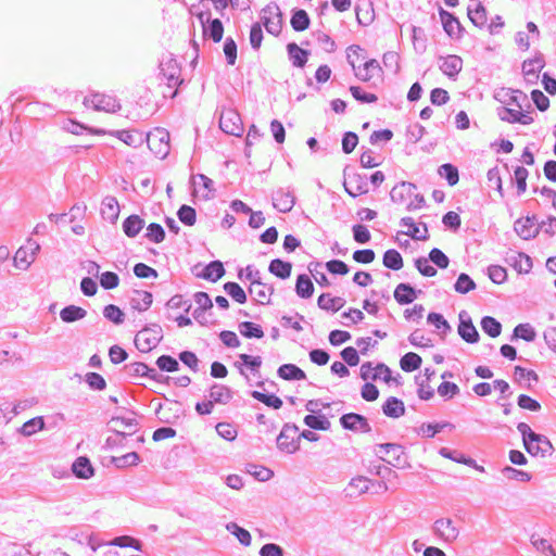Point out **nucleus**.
<instances>
[{
  "label": "nucleus",
  "instance_id": "f257e3e1",
  "mask_svg": "<svg viewBox=\"0 0 556 556\" xmlns=\"http://www.w3.org/2000/svg\"><path fill=\"white\" fill-rule=\"evenodd\" d=\"M517 430L521 434L523 446L530 455L546 457L554 452V446L549 439L544 434L534 432L528 424L519 422Z\"/></svg>",
  "mask_w": 556,
  "mask_h": 556
},
{
  "label": "nucleus",
  "instance_id": "f03ea898",
  "mask_svg": "<svg viewBox=\"0 0 556 556\" xmlns=\"http://www.w3.org/2000/svg\"><path fill=\"white\" fill-rule=\"evenodd\" d=\"M163 339V330L159 324H150L143 327L135 337L136 348L148 353L156 348Z\"/></svg>",
  "mask_w": 556,
  "mask_h": 556
},
{
  "label": "nucleus",
  "instance_id": "7ed1b4c3",
  "mask_svg": "<svg viewBox=\"0 0 556 556\" xmlns=\"http://www.w3.org/2000/svg\"><path fill=\"white\" fill-rule=\"evenodd\" d=\"M350 169L349 166H345L343 170L344 181L343 186L345 191L352 198H356L361 194H365L368 192V179L366 175L359 174V173H351L349 174L348 170Z\"/></svg>",
  "mask_w": 556,
  "mask_h": 556
},
{
  "label": "nucleus",
  "instance_id": "20e7f679",
  "mask_svg": "<svg viewBox=\"0 0 556 556\" xmlns=\"http://www.w3.org/2000/svg\"><path fill=\"white\" fill-rule=\"evenodd\" d=\"M147 143L150 150L160 159H165L170 151L169 132L163 128H156L147 137Z\"/></svg>",
  "mask_w": 556,
  "mask_h": 556
},
{
  "label": "nucleus",
  "instance_id": "39448f33",
  "mask_svg": "<svg viewBox=\"0 0 556 556\" xmlns=\"http://www.w3.org/2000/svg\"><path fill=\"white\" fill-rule=\"evenodd\" d=\"M298 431L299 427L295 424H285L276 440L277 447L288 454L295 453L300 448V442L294 437Z\"/></svg>",
  "mask_w": 556,
  "mask_h": 556
},
{
  "label": "nucleus",
  "instance_id": "423d86ee",
  "mask_svg": "<svg viewBox=\"0 0 556 556\" xmlns=\"http://www.w3.org/2000/svg\"><path fill=\"white\" fill-rule=\"evenodd\" d=\"M545 220L538 223L536 215L518 218L514 223V230L523 240L535 238L544 227Z\"/></svg>",
  "mask_w": 556,
  "mask_h": 556
},
{
  "label": "nucleus",
  "instance_id": "0eeeda50",
  "mask_svg": "<svg viewBox=\"0 0 556 556\" xmlns=\"http://www.w3.org/2000/svg\"><path fill=\"white\" fill-rule=\"evenodd\" d=\"M40 250V244L31 238H28L26 244L21 247L14 255V265L20 269H27L35 261L36 254Z\"/></svg>",
  "mask_w": 556,
  "mask_h": 556
},
{
  "label": "nucleus",
  "instance_id": "6e6552de",
  "mask_svg": "<svg viewBox=\"0 0 556 556\" xmlns=\"http://www.w3.org/2000/svg\"><path fill=\"white\" fill-rule=\"evenodd\" d=\"M494 98L505 104L515 105L521 111L523 109L531 111V104L528 101V96L521 90H511L502 88L497 91Z\"/></svg>",
  "mask_w": 556,
  "mask_h": 556
},
{
  "label": "nucleus",
  "instance_id": "1a4fd4ad",
  "mask_svg": "<svg viewBox=\"0 0 556 556\" xmlns=\"http://www.w3.org/2000/svg\"><path fill=\"white\" fill-rule=\"evenodd\" d=\"M458 334L467 343L475 344L480 340V334L475 327L472 319L467 311L463 309L458 314Z\"/></svg>",
  "mask_w": 556,
  "mask_h": 556
},
{
  "label": "nucleus",
  "instance_id": "9d476101",
  "mask_svg": "<svg viewBox=\"0 0 556 556\" xmlns=\"http://www.w3.org/2000/svg\"><path fill=\"white\" fill-rule=\"evenodd\" d=\"M161 74L166 78L168 87L179 86L184 83L180 79V67L172 54L164 56L160 62Z\"/></svg>",
  "mask_w": 556,
  "mask_h": 556
},
{
  "label": "nucleus",
  "instance_id": "9b49d317",
  "mask_svg": "<svg viewBox=\"0 0 556 556\" xmlns=\"http://www.w3.org/2000/svg\"><path fill=\"white\" fill-rule=\"evenodd\" d=\"M219 127L225 134L236 137H240L243 131L241 117L233 110H228L220 114Z\"/></svg>",
  "mask_w": 556,
  "mask_h": 556
},
{
  "label": "nucleus",
  "instance_id": "f8f14e48",
  "mask_svg": "<svg viewBox=\"0 0 556 556\" xmlns=\"http://www.w3.org/2000/svg\"><path fill=\"white\" fill-rule=\"evenodd\" d=\"M201 264H197L192 267L191 271L197 278H201L211 282H216L226 274L224 264L220 261H212L207 265L201 268V271H197Z\"/></svg>",
  "mask_w": 556,
  "mask_h": 556
},
{
  "label": "nucleus",
  "instance_id": "ddd939ff",
  "mask_svg": "<svg viewBox=\"0 0 556 556\" xmlns=\"http://www.w3.org/2000/svg\"><path fill=\"white\" fill-rule=\"evenodd\" d=\"M531 112L532 111L529 110L521 112L506 106H500L496 109L497 116L501 121L510 124L518 123L521 125H530L534 122V118L531 116Z\"/></svg>",
  "mask_w": 556,
  "mask_h": 556
},
{
  "label": "nucleus",
  "instance_id": "4468645a",
  "mask_svg": "<svg viewBox=\"0 0 556 556\" xmlns=\"http://www.w3.org/2000/svg\"><path fill=\"white\" fill-rule=\"evenodd\" d=\"M340 425L343 429L350 431H362L365 433H369L371 431V426L369 425L367 418L357 413H346L340 417Z\"/></svg>",
  "mask_w": 556,
  "mask_h": 556
},
{
  "label": "nucleus",
  "instance_id": "2eb2a0df",
  "mask_svg": "<svg viewBox=\"0 0 556 556\" xmlns=\"http://www.w3.org/2000/svg\"><path fill=\"white\" fill-rule=\"evenodd\" d=\"M439 15L442 22V26L446 35L451 38H462L465 28L460 24L459 20L451 12L440 8Z\"/></svg>",
  "mask_w": 556,
  "mask_h": 556
},
{
  "label": "nucleus",
  "instance_id": "dca6fc26",
  "mask_svg": "<svg viewBox=\"0 0 556 556\" xmlns=\"http://www.w3.org/2000/svg\"><path fill=\"white\" fill-rule=\"evenodd\" d=\"M545 61L542 55L528 59L522 63V73L527 84L534 85L538 83L539 73L544 67Z\"/></svg>",
  "mask_w": 556,
  "mask_h": 556
},
{
  "label": "nucleus",
  "instance_id": "f3484780",
  "mask_svg": "<svg viewBox=\"0 0 556 556\" xmlns=\"http://www.w3.org/2000/svg\"><path fill=\"white\" fill-rule=\"evenodd\" d=\"M350 65L354 72V76L363 83H367L371 79L374 71L382 73V67L376 59H370L359 66H356L355 61H350Z\"/></svg>",
  "mask_w": 556,
  "mask_h": 556
},
{
  "label": "nucleus",
  "instance_id": "a211bd4d",
  "mask_svg": "<svg viewBox=\"0 0 556 556\" xmlns=\"http://www.w3.org/2000/svg\"><path fill=\"white\" fill-rule=\"evenodd\" d=\"M391 452H396V457H394V462H388L389 465L393 467H404L406 464V459L404 456V447L399 443H380L375 446V454L379 457L380 453L391 454Z\"/></svg>",
  "mask_w": 556,
  "mask_h": 556
},
{
  "label": "nucleus",
  "instance_id": "6ab92c4d",
  "mask_svg": "<svg viewBox=\"0 0 556 556\" xmlns=\"http://www.w3.org/2000/svg\"><path fill=\"white\" fill-rule=\"evenodd\" d=\"M271 199L274 207L281 213H289L295 204L293 192L290 190L286 191L282 188L274 192Z\"/></svg>",
  "mask_w": 556,
  "mask_h": 556
},
{
  "label": "nucleus",
  "instance_id": "aec40b11",
  "mask_svg": "<svg viewBox=\"0 0 556 556\" xmlns=\"http://www.w3.org/2000/svg\"><path fill=\"white\" fill-rule=\"evenodd\" d=\"M433 530L437 535L446 542H453L458 536V529L448 518H441L434 521Z\"/></svg>",
  "mask_w": 556,
  "mask_h": 556
},
{
  "label": "nucleus",
  "instance_id": "412c9836",
  "mask_svg": "<svg viewBox=\"0 0 556 556\" xmlns=\"http://www.w3.org/2000/svg\"><path fill=\"white\" fill-rule=\"evenodd\" d=\"M506 263L519 274H528L533 266L532 258L523 252H515L505 257Z\"/></svg>",
  "mask_w": 556,
  "mask_h": 556
},
{
  "label": "nucleus",
  "instance_id": "4be33fe9",
  "mask_svg": "<svg viewBox=\"0 0 556 556\" xmlns=\"http://www.w3.org/2000/svg\"><path fill=\"white\" fill-rule=\"evenodd\" d=\"M417 186L409 181H400L390 191V199L393 203L402 204L406 201L407 197H412Z\"/></svg>",
  "mask_w": 556,
  "mask_h": 556
},
{
  "label": "nucleus",
  "instance_id": "5701e85b",
  "mask_svg": "<svg viewBox=\"0 0 556 556\" xmlns=\"http://www.w3.org/2000/svg\"><path fill=\"white\" fill-rule=\"evenodd\" d=\"M400 225L408 228L407 231H402L401 233L406 235L414 240L426 241L429 239V231L426 223H420V225L424 227L422 233H420L419 227L416 225L414 218L410 216H405L401 218Z\"/></svg>",
  "mask_w": 556,
  "mask_h": 556
},
{
  "label": "nucleus",
  "instance_id": "b1692460",
  "mask_svg": "<svg viewBox=\"0 0 556 556\" xmlns=\"http://www.w3.org/2000/svg\"><path fill=\"white\" fill-rule=\"evenodd\" d=\"M467 15L475 26L482 28L486 25V9L479 0H470L467 8Z\"/></svg>",
  "mask_w": 556,
  "mask_h": 556
},
{
  "label": "nucleus",
  "instance_id": "393cba45",
  "mask_svg": "<svg viewBox=\"0 0 556 556\" xmlns=\"http://www.w3.org/2000/svg\"><path fill=\"white\" fill-rule=\"evenodd\" d=\"M435 375V370L433 368H425L424 377L420 375L415 376V383L417 384V395L422 401H429L434 395V390L431 387L428 389H424V384L429 383L431 378Z\"/></svg>",
  "mask_w": 556,
  "mask_h": 556
},
{
  "label": "nucleus",
  "instance_id": "a878e982",
  "mask_svg": "<svg viewBox=\"0 0 556 556\" xmlns=\"http://www.w3.org/2000/svg\"><path fill=\"white\" fill-rule=\"evenodd\" d=\"M417 293L418 291L410 283L401 282L396 286L393 295L400 305H407L415 301Z\"/></svg>",
  "mask_w": 556,
  "mask_h": 556
},
{
  "label": "nucleus",
  "instance_id": "bb28decb",
  "mask_svg": "<svg viewBox=\"0 0 556 556\" xmlns=\"http://www.w3.org/2000/svg\"><path fill=\"white\" fill-rule=\"evenodd\" d=\"M287 52L292 65L298 68L305 66L311 54L308 50L302 49L295 42H289L287 45Z\"/></svg>",
  "mask_w": 556,
  "mask_h": 556
},
{
  "label": "nucleus",
  "instance_id": "cd10ccee",
  "mask_svg": "<svg viewBox=\"0 0 556 556\" xmlns=\"http://www.w3.org/2000/svg\"><path fill=\"white\" fill-rule=\"evenodd\" d=\"M382 413L389 418H400L405 414V405L396 396H389L381 406Z\"/></svg>",
  "mask_w": 556,
  "mask_h": 556
},
{
  "label": "nucleus",
  "instance_id": "c85d7f7f",
  "mask_svg": "<svg viewBox=\"0 0 556 556\" xmlns=\"http://www.w3.org/2000/svg\"><path fill=\"white\" fill-rule=\"evenodd\" d=\"M146 222L137 214L126 217L122 224V229L128 238L137 237L144 228Z\"/></svg>",
  "mask_w": 556,
  "mask_h": 556
},
{
  "label": "nucleus",
  "instance_id": "c756f323",
  "mask_svg": "<svg viewBox=\"0 0 556 556\" xmlns=\"http://www.w3.org/2000/svg\"><path fill=\"white\" fill-rule=\"evenodd\" d=\"M277 375L279 378L287 381H299L306 379L305 371L295 364H282L278 367Z\"/></svg>",
  "mask_w": 556,
  "mask_h": 556
},
{
  "label": "nucleus",
  "instance_id": "7c9ffc66",
  "mask_svg": "<svg viewBox=\"0 0 556 556\" xmlns=\"http://www.w3.org/2000/svg\"><path fill=\"white\" fill-rule=\"evenodd\" d=\"M101 215L104 219L115 224L119 215V204L114 197H105L101 204Z\"/></svg>",
  "mask_w": 556,
  "mask_h": 556
},
{
  "label": "nucleus",
  "instance_id": "2f4dec72",
  "mask_svg": "<svg viewBox=\"0 0 556 556\" xmlns=\"http://www.w3.org/2000/svg\"><path fill=\"white\" fill-rule=\"evenodd\" d=\"M207 25L203 28V36L219 42L224 36V25L219 18H211L206 16Z\"/></svg>",
  "mask_w": 556,
  "mask_h": 556
},
{
  "label": "nucleus",
  "instance_id": "473e14b6",
  "mask_svg": "<svg viewBox=\"0 0 556 556\" xmlns=\"http://www.w3.org/2000/svg\"><path fill=\"white\" fill-rule=\"evenodd\" d=\"M91 103L96 111L115 112L121 109L116 99L99 93L92 96Z\"/></svg>",
  "mask_w": 556,
  "mask_h": 556
},
{
  "label": "nucleus",
  "instance_id": "72a5a7b5",
  "mask_svg": "<svg viewBox=\"0 0 556 556\" xmlns=\"http://www.w3.org/2000/svg\"><path fill=\"white\" fill-rule=\"evenodd\" d=\"M72 470L75 477L79 479H89L94 475V469L91 462L86 456H79L72 465Z\"/></svg>",
  "mask_w": 556,
  "mask_h": 556
},
{
  "label": "nucleus",
  "instance_id": "f704fd0d",
  "mask_svg": "<svg viewBox=\"0 0 556 556\" xmlns=\"http://www.w3.org/2000/svg\"><path fill=\"white\" fill-rule=\"evenodd\" d=\"M463 68V60L460 56L451 54L443 59L440 70L450 78L456 77Z\"/></svg>",
  "mask_w": 556,
  "mask_h": 556
},
{
  "label": "nucleus",
  "instance_id": "c9c22d12",
  "mask_svg": "<svg viewBox=\"0 0 556 556\" xmlns=\"http://www.w3.org/2000/svg\"><path fill=\"white\" fill-rule=\"evenodd\" d=\"M268 271L279 279H288L292 273V263L281 258H274L268 265Z\"/></svg>",
  "mask_w": 556,
  "mask_h": 556
},
{
  "label": "nucleus",
  "instance_id": "e433bc0d",
  "mask_svg": "<svg viewBox=\"0 0 556 556\" xmlns=\"http://www.w3.org/2000/svg\"><path fill=\"white\" fill-rule=\"evenodd\" d=\"M345 300L341 296H331L330 293H323L317 300V305L320 309L338 312L345 305Z\"/></svg>",
  "mask_w": 556,
  "mask_h": 556
},
{
  "label": "nucleus",
  "instance_id": "4c0bfd02",
  "mask_svg": "<svg viewBox=\"0 0 556 556\" xmlns=\"http://www.w3.org/2000/svg\"><path fill=\"white\" fill-rule=\"evenodd\" d=\"M290 24L294 31L300 33L306 30L311 25L308 13L303 9H293L291 11Z\"/></svg>",
  "mask_w": 556,
  "mask_h": 556
},
{
  "label": "nucleus",
  "instance_id": "58836bf2",
  "mask_svg": "<svg viewBox=\"0 0 556 556\" xmlns=\"http://www.w3.org/2000/svg\"><path fill=\"white\" fill-rule=\"evenodd\" d=\"M87 311L80 306L71 304L63 307L60 312V318L66 324L78 321L85 318Z\"/></svg>",
  "mask_w": 556,
  "mask_h": 556
},
{
  "label": "nucleus",
  "instance_id": "ea45409f",
  "mask_svg": "<svg viewBox=\"0 0 556 556\" xmlns=\"http://www.w3.org/2000/svg\"><path fill=\"white\" fill-rule=\"evenodd\" d=\"M314 285L312 279L306 274H300L296 277L295 293L302 299H309L314 293Z\"/></svg>",
  "mask_w": 556,
  "mask_h": 556
},
{
  "label": "nucleus",
  "instance_id": "a19ab883",
  "mask_svg": "<svg viewBox=\"0 0 556 556\" xmlns=\"http://www.w3.org/2000/svg\"><path fill=\"white\" fill-rule=\"evenodd\" d=\"M210 397L213 403L227 404L232 399V391L224 384L214 383L210 390Z\"/></svg>",
  "mask_w": 556,
  "mask_h": 556
},
{
  "label": "nucleus",
  "instance_id": "79ce46f5",
  "mask_svg": "<svg viewBox=\"0 0 556 556\" xmlns=\"http://www.w3.org/2000/svg\"><path fill=\"white\" fill-rule=\"evenodd\" d=\"M135 294L138 295V298H132L130 300L131 308L144 312L152 305L153 302V295L149 291L143 290H135Z\"/></svg>",
  "mask_w": 556,
  "mask_h": 556
},
{
  "label": "nucleus",
  "instance_id": "37998d69",
  "mask_svg": "<svg viewBox=\"0 0 556 556\" xmlns=\"http://www.w3.org/2000/svg\"><path fill=\"white\" fill-rule=\"evenodd\" d=\"M382 264L388 269L400 270L403 267L404 262L401 253L397 250L389 249L383 254Z\"/></svg>",
  "mask_w": 556,
  "mask_h": 556
},
{
  "label": "nucleus",
  "instance_id": "c03bdc74",
  "mask_svg": "<svg viewBox=\"0 0 556 556\" xmlns=\"http://www.w3.org/2000/svg\"><path fill=\"white\" fill-rule=\"evenodd\" d=\"M305 426L313 430L327 431L330 429L331 424L325 415H306L303 419Z\"/></svg>",
  "mask_w": 556,
  "mask_h": 556
},
{
  "label": "nucleus",
  "instance_id": "a18cd8bd",
  "mask_svg": "<svg viewBox=\"0 0 556 556\" xmlns=\"http://www.w3.org/2000/svg\"><path fill=\"white\" fill-rule=\"evenodd\" d=\"M238 329L241 336H243L247 339H262L264 337L263 328L252 321H241L238 325Z\"/></svg>",
  "mask_w": 556,
  "mask_h": 556
},
{
  "label": "nucleus",
  "instance_id": "49530a36",
  "mask_svg": "<svg viewBox=\"0 0 556 556\" xmlns=\"http://www.w3.org/2000/svg\"><path fill=\"white\" fill-rule=\"evenodd\" d=\"M370 482L371 480L363 476L353 478L346 489V491L349 492L348 494L350 496H354L355 494L361 495L368 492L370 490Z\"/></svg>",
  "mask_w": 556,
  "mask_h": 556
},
{
  "label": "nucleus",
  "instance_id": "de8ad7c7",
  "mask_svg": "<svg viewBox=\"0 0 556 556\" xmlns=\"http://www.w3.org/2000/svg\"><path fill=\"white\" fill-rule=\"evenodd\" d=\"M422 358L414 352L404 354L400 359V367L403 371L412 372L420 368Z\"/></svg>",
  "mask_w": 556,
  "mask_h": 556
},
{
  "label": "nucleus",
  "instance_id": "09e8293b",
  "mask_svg": "<svg viewBox=\"0 0 556 556\" xmlns=\"http://www.w3.org/2000/svg\"><path fill=\"white\" fill-rule=\"evenodd\" d=\"M439 454L447 459L456 462L458 464H464L467 466H476V460L469 456H466L463 453H459L455 450H451L448 447H441Z\"/></svg>",
  "mask_w": 556,
  "mask_h": 556
},
{
  "label": "nucleus",
  "instance_id": "8fccbe9b",
  "mask_svg": "<svg viewBox=\"0 0 556 556\" xmlns=\"http://www.w3.org/2000/svg\"><path fill=\"white\" fill-rule=\"evenodd\" d=\"M251 396L255 399L256 401L265 404L266 406L273 408V409H279L282 407V400L278 397L275 394H267L261 391H251Z\"/></svg>",
  "mask_w": 556,
  "mask_h": 556
},
{
  "label": "nucleus",
  "instance_id": "3c124183",
  "mask_svg": "<svg viewBox=\"0 0 556 556\" xmlns=\"http://www.w3.org/2000/svg\"><path fill=\"white\" fill-rule=\"evenodd\" d=\"M427 323L429 325H432L437 330H439L441 336L443 337L452 331L451 325L440 313H429L427 316Z\"/></svg>",
  "mask_w": 556,
  "mask_h": 556
},
{
  "label": "nucleus",
  "instance_id": "603ef678",
  "mask_svg": "<svg viewBox=\"0 0 556 556\" xmlns=\"http://www.w3.org/2000/svg\"><path fill=\"white\" fill-rule=\"evenodd\" d=\"M536 338L535 329L528 323L519 324L514 328L511 340L522 339L527 342H533Z\"/></svg>",
  "mask_w": 556,
  "mask_h": 556
},
{
  "label": "nucleus",
  "instance_id": "864d4df0",
  "mask_svg": "<svg viewBox=\"0 0 556 556\" xmlns=\"http://www.w3.org/2000/svg\"><path fill=\"white\" fill-rule=\"evenodd\" d=\"M226 530L231 533L232 535H235L237 538V540L243 545V546H250L251 545V542H252V536L250 534V532L240 527L238 523L236 522H228L226 525Z\"/></svg>",
  "mask_w": 556,
  "mask_h": 556
},
{
  "label": "nucleus",
  "instance_id": "5fc2aeb1",
  "mask_svg": "<svg viewBox=\"0 0 556 556\" xmlns=\"http://www.w3.org/2000/svg\"><path fill=\"white\" fill-rule=\"evenodd\" d=\"M223 288L225 292L237 303L244 304L248 301L247 293L239 283L235 281H228L224 285Z\"/></svg>",
  "mask_w": 556,
  "mask_h": 556
},
{
  "label": "nucleus",
  "instance_id": "6e6d98bb",
  "mask_svg": "<svg viewBox=\"0 0 556 556\" xmlns=\"http://www.w3.org/2000/svg\"><path fill=\"white\" fill-rule=\"evenodd\" d=\"M481 328L484 333L491 338H496L502 332V324L492 316H484L480 321Z\"/></svg>",
  "mask_w": 556,
  "mask_h": 556
},
{
  "label": "nucleus",
  "instance_id": "4d7b16f0",
  "mask_svg": "<svg viewBox=\"0 0 556 556\" xmlns=\"http://www.w3.org/2000/svg\"><path fill=\"white\" fill-rule=\"evenodd\" d=\"M139 460L140 456L137 452H130L122 456L111 457V464H113L118 469L136 466L138 465Z\"/></svg>",
  "mask_w": 556,
  "mask_h": 556
},
{
  "label": "nucleus",
  "instance_id": "13d9d810",
  "mask_svg": "<svg viewBox=\"0 0 556 556\" xmlns=\"http://www.w3.org/2000/svg\"><path fill=\"white\" fill-rule=\"evenodd\" d=\"M438 173L442 178H444L447 181V184L451 187L455 186L459 180L458 168L451 163H445L441 165L438 169Z\"/></svg>",
  "mask_w": 556,
  "mask_h": 556
},
{
  "label": "nucleus",
  "instance_id": "bf43d9fd",
  "mask_svg": "<svg viewBox=\"0 0 556 556\" xmlns=\"http://www.w3.org/2000/svg\"><path fill=\"white\" fill-rule=\"evenodd\" d=\"M477 288L473 279L466 273L458 275L456 282L454 283V290L460 294H467L468 292Z\"/></svg>",
  "mask_w": 556,
  "mask_h": 556
},
{
  "label": "nucleus",
  "instance_id": "052dcab7",
  "mask_svg": "<svg viewBox=\"0 0 556 556\" xmlns=\"http://www.w3.org/2000/svg\"><path fill=\"white\" fill-rule=\"evenodd\" d=\"M45 428V419L41 416L34 417L26 422L23 424V426L20 428V432L24 437H30L31 434L36 433L39 430H42Z\"/></svg>",
  "mask_w": 556,
  "mask_h": 556
},
{
  "label": "nucleus",
  "instance_id": "680f3d73",
  "mask_svg": "<svg viewBox=\"0 0 556 556\" xmlns=\"http://www.w3.org/2000/svg\"><path fill=\"white\" fill-rule=\"evenodd\" d=\"M166 233L162 225L157 223H151L147 227L144 238L153 243H161L165 240Z\"/></svg>",
  "mask_w": 556,
  "mask_h": 556
},
{
  "label": "nucleus",
  "instance_id": "e2e57ef3",
  "mask_svg": "<svg viewBox=\"0 0 556 556\" xmlns=\"http://www.w3.org/2000/svg\"><path fill=\"white\" fill-rule=\"evenodd\" d=\"M529 176V172L523 166H517L514 170V177L511 178L517 186V195L520 197L527 190V178Z\"/></svg>",
  "mask_w": 556,
  "mask_h": 556
},
{
  "label": "nucleus",
  "instance_id": "0e129e2a",
  "mask_svg": "<svg viewBox=\"0 0 556 556\" xmlns=\"http://www.w3.org/2000/svg\"><path fill=\"white\" fill-rule=\"evenodd\" d=\"M247 471L256 480L265 482L274 477V471L265 466L249 464Z\"/></svg>",
  "mask_w": 556,
  "mask_h": 556
},
{
  "label": "nucleus",
  "instance_id": "69168bd1",
  "mask_svg": "<svg viewBox=\"0 0 556 556\" xmlns=\"http://www.w3.org/2000/svg\"><path fill=\"white\" fill-rule=\"evenodd\" d=\"M178 219L186 226H193L197 222V211L187 204H182L177 211Z\"/></svg>",
  "mask_w": 556,
  "mask_h": 556
},
{
  "label": "nucleus",
  "instance_id": "338daca9",
  "mask_svg": "<svg viewBox=\"0 0 556 556\" xmlns=\"http://www.w3.org/2000/svg\"><path fill=\"white\" fill-rule=\"evenodd\" d=\"M148 365L142 362H135L124 366L123 370L128 379L146 377Z\"/></svg>",
  "mask_w": 556,
  "mask_h": 556
},
{
  "label": "nucleus",
  "instance_id": "774afa93",
  "mask_svg": "<svg viewBox=\"0 0 556 556\" xmlns=\"http://www.w3.org/2000/svg\"><path fill=\"white\" fill-rule=\"evenodd\" d=\"M103 316L115 325H121L125 320V313L114 304L104 306Z\"/></svg>",
  "mask_w": 556,
  "mask_h": 556
}]
</instances>
